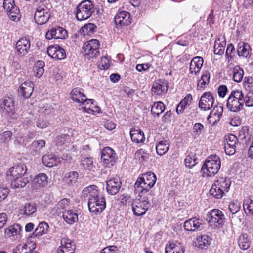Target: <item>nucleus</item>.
Returning a JSON list of instances; mask_svg holds the SVG:
<instances>
[{"label":"nucleus","instance_id":"nucleus-26","mask_svg":"<svg viewBox=\"0 0 253 253\" xmlns=\"http://www.w3.org/2000/svg\"><path fill=\"white\" fill-rule=\"evenodd\" d=\"M33 89V83L29 81H26L20 85L19 93L24 97L28 98L32 95Z\"/></svg>","mask_w":253,"mask_h":253},{"label":"nucleus","instance_id":"nucleus-16","mask_svg":"<svg viewBox=\"0 0 253 253\" xmlns=\"http://www.w3.org/2000/svg\"><path fill=\"white\" fill-rule=\"evenodd\" d=\"M27 169L24 164H20L10 168L7 171L8 179L25 176Z\"/></svg>","mask_w":253,"mask_h":253},{"label":"nucleus","instance_id":"nucleus-9","mask_svg":"<svg viewBox=\"0 0 253 253\" xmlns=\"http://www.w3.org/2000/svg\"><path fill=\"white\" fill-rule=\"evenodd\" d=\"M3 7L9 18L13 21H18L20 17V10L14 0H4Z\"/></svg>","mask_w":253,"mask_h":253},{"label":"nucleus","instance_id":"nucleus-55","mask_svg":"<svg viewBox=\"0 0 253 253\" xmlns=\"http://www.w3.org/2000/svg\"><path fill=\"white\" fill-rule=\"evenodd\" d=\"M84 169L89 171H94L95 166L92 159L91 158H85L82 161L81 163Z\"/></svg>","mask_w":253,"mask_h":253},{"label":"nucleus","instance_id":"nucleus-14","mask_svg":"<svg viewBox=\"0 0 253 253\" xmlns=\"http://www.w3.org/2000/svg\"><path fill=\"white\" fill-rule=\"evenodd\" d=\"M237 145H238V139L235 135L230 134L225 136L224 149L226 154L232 155L235 154Z\"/></svg>","mask_w":253,"mask_h":253},{"label":"nucleus","instance_id":"nucleus-61","mask_svg":"<svg viewBox=\"0 0 253 253\" xmlns=\"http://www.w3.org/2000/svg\"><path fill=\"white\" fill-rule=\"evenodd\" d=\"M204 129V126L201 123H196L193 126V132L196 136H199Z\"/></svg>","mask_w":253,"mask_h":253},{"label":"nucleus","instance_id":"nucleus-24","mask_svg":"<svg viewBox=\"0 0 253 253\" xmlns=\"http://www.w3.org/2000/svg\"><path fill=\"white\" fill-rule=\"evenodd\" d=\"M168 90V84L167 83L161 80L155 81L153 84L151 90L154 95H161L165 93Z\"/></svg>","mask_w":253,"mask_h":253},{"label":"nucleus","instance_id":"nucleus-6","mask_svg":"<svg viewBox=\"0 0 253 253\" xmlns=\"http://www.w3.org/2000/svg\"><path fill=\"white\" fill-rule=\"evenodd\" d=\"M243 92L241 90H236L232 91L229 96L226 106L227 108L232 112H237L243 108Z\"/></svg>","mask_w":253,"mask_h":253},{"label":"nucleus","instance_id":"nucleus-8","mask_svg":"<svg viewBox=\"0 0 253 253\" xmlns=\"http://www.w3.org/2000/svg\"><path fill=\"white\" fill-rule=\"evenodd\" d=\"M208 225L211 229H214L219 227L224 222V215L223 212L218 209H213L207 214Z\"/></svg>","mask_w":253,"mask_h":253},{"label":"nucleus","instance_id":"nucleus-22","mask_svg":"<svg viewBox=\"0 0 253 253\" xmlns=\"http://www.w3.org/2000/svg\"><path fill=\"white\" fill-rule=\"evenodd\" d=\"M47 51L49 56L56 60L63 59L66 56L64 49L58 45L49 46Z\"/></svg>","mask_w":253,"mask_h":253},{"label":"nucleus","instance_id":"nucleus-12","mask_svg":"<svg viewBox=\"0 0 253 253\" xmlns=\"http://www.w3.org/2000/svg\"><path fill=\"white\" fill-rule=\"evenodd\" d=\"M101 159L106 166L110 167L116 162V153L112 148L106 147L102 150Z\"/></svg>","mask_w":253,"mask_h":253},{"label":"nucleus","instance_id":"nucleus-47","mask_svg":"<svg viewBox=\"0 0 253 253\" xmlns=\"http://www.w3.org/2000/svg\"><path fill=\"white\" fill-rule=\"evenodd\" d=\"M70 203V200L67 198H63L59 201L55 206L54 209L57 212L63 213V211L66 210Z\"/></svg>","mask_w":253,"mask_h":253},{"label":"nucleus","instance_id":"nucleus-44","mask_svg":"<svg viewBox=\"0 0 253 253\" xmlns=\"http://www.w3.org/2000/svg\"><path fill=\"white\" fill-rule=\"evenodd\" d=\"M49 225L46 222H41L35 229L36 235L41 236L47 234L49 231Z\"/></svg>","mask_w":253,"mask_h":253},{"label":"nucleus","instance_id":"nucleus-51","mask_svg":"<svg viewBox=\"0 0 253 253\" xmlns=\"http://www.w3.org/2000/svg\"><path fill=\"white\" fill-rule=\"evenodd\" d=\"M165 249L169 250L171 253H184V251L183 246L180 243H170L167 245Z\"/></svg>","mask_w":253,"mask_h":253},{"label":"nucleus","instance_id":"nucleus-37","mask_svg":"<svg viewBox=\"0 0 253 253\" xmlns=\"http://www.w3.org/2000/svg\"><path fill=\"white\" fill-rule=\"evenodd\" d=\"M170 142L167 140H162L157 143L156 146L157 153L162 156L165 154L169 150Z\"/></svg>","mask_w":253,"mask_h":253},{"label":"nucleus","instance_id":"nucleus-21","mask_svg":"<svg viewBox=\"0 0 253 253\" xmlns=\"http://www.w3.org/2000/svg\"><path fill=\"white\" fill-rule=\"evenodd\" d=\"M114 21L117 25L127 26L131 23L130 14L126 11L118 12L115 16Z\"/></svg>","mask_w":253,"mask_h":253},{"label":"nucleus","instance_id":"nucleus-5","mask_svg":"<svg viewBox=\"0 0 253 253\" xmlns=\"http://www.w3.org/2000/svg\"><path fill=\"white\" fill-rule=\"evenodd\" d=\"M76 18L83 21L89 18L94 12V6L90 0L81 2L76 7Z\"/></svg>","mask_w":253,"mask_h":253},{"label":"nucleus","instance_id":"nucleus-25","mask_svg":"<svg viewBox=\"0 0 253 253\" xmlns=\"http://www.w3.org/2000/svg\"><path fill=\"white\" fill-rule=\"evenodd\" d=\"M203 59L200 56L194 57L191 61L189 71L191 74L197 75L203 65Z\"/></svg>","mask_w":253,"mask_h":253},{"label":"nucleus","instance_id":"nucleus-36","mask_svg":"<svg viewBox=\"0 0 253 253\" xmlns=\"http://www.w3.org/2000/svg\"><path fill=\"white\" fill-rule=\"evenodd\" d=\"M210 80V74L208 71L203 72L201 79L198 81L197 88L203 90L209 84Z\"/></svg>","mask_w":253,"mask_h":253},{"label":"nucleus","instance_id":"nucleus-56","mask_svg":"<svg viewBox=\"0 0 253 253\" xmlns=\"http://www.w3.org/2000/svg\"><path fill=\"white\" fill-rule=\"evenodd\" d=\"M243 208L246 213L253 215V200L246 199L244 202Z\"/></svg>","mask_w":253,"mask_h":253},{"label":"nucleus","instance_id":"nucleus-2","mask_svg":"<svg viewBox=\"0 0 253 253\" xmlns=\"http://www.w3.org/2000/svg\"><path fill=\"white\" fill-rule=\"evenodd\" d=\"M156 181V176L153 172H149L142 174V176L138 178L134 185L136 193L151 194L150 190L154 186Z\"/></svg>","mask_w":253,"mask_h":253},{"label":"nucleus","instance_id":"nucleus-62","mask_svg":"<svg viewBox=\"0 0 253 253\" xmlns=\"http://www.w3.org/2000/svg\"><path fill=\"white\" fill-rule=\"evenodd\" d=\"M40 105V108L42 110L43 112L45 113V114H48L53 112V108L50 105L48 104L42 105V103H41Z\"/></svg>","mask_w":253,"mask_h":253},{"label":"nucleus","instance_id":"nucleus-43","mask_svg":"<svg viewBox=\"0 0 253 253\" xmlns=\"http://www.w3.org/2000/svg\"><path fill=\"white\" fill-rule=\"evenodd\" d=\"M211 241V238L206 234L199 235L197 237L198 246L202 249L209 245Z\"/></svg>","mask_w":253,"mask_h":253},{"label":"nucleus","instance_id":"nucleus-13","mask_svg":"<svg viewBox=\"0 0 253 253\" xmlns=\"http://www.w3.org/2000/svg\"><path fill=\"white\" fill-rule=\"evenodd\" d=\"M1 109L3 113L11 119L14 118L16 112L15 103L12 98L10 97L5 98L1 104Z\"/></svg>","mask_w":253,"mask_h":253},{"label":"nucleus","instance_id":"nucleus-58","mask_svg":"<svg viewBox=\"0 0 253 253\" xmlns=\"http://www.w3.org/2000/svg\"><path fill=\"white\" fill-rule=\"evenodd\" d=\"M135 156L138 159L139 161H144L148 157V154L146 151L143 149L138 150L135 153Z\"/></svg>","mask_w":253,"mask_h":253},{"label":"nucleus","instance_id":"nucleus-38","mask_svg":"<svg viewBox=\"0 0 253 253\" xmlns=\"http://www.w3.org/2000/svg\"><path fill=\"white\" fill-rule=\"evenodd\" d=\"M130 135L132 141L137 143H143L145 139L143 132L140 129H131L130 131Z\"/></svg>","mask_w":253,"mask_h":253},{"label":"nucleus","instance_id":"nucleus-31","mask_svg":"<svg viewBox=\"0 0 253 253\" xmlns=\"http://www.w3.org/2000/svg\"><path fill=\"white\" fill-rule=\"evenodd\" d=\"M223 111V106L221 105H216L214 106L212 110L210 112L208 119L210 122L213 121V123L218 121L222 115Z\"/></svg>","mask_w":253,"mask_h":253},{"label":"nucleus","instance_id":"nucleus-60","mask_svg":"<svg viewBox=\"0 0 253 253\" xmlns=\"http://www.w3.org/2000/svg\"><path fill=\"white\" fill-rule=\"evenodd\" d=\"M243 86L245 88H251L253 87V78L248 76L244 78Z\"/></svg>","mask_w":253,"mask_h":253},{"label":"nucleus","instance_id":"nucleus-33","mask_svg":"<svg viewBox=\"0 0 253 253\" xmlns=\"http://www.w3.org/2000/svg\"><path fill=\"white\" fill-rule=\"evenodd\" d=\"M8 179L11 181V186L12 189L23 188L29 181L28 178L25 176Z\"/></svg>","mask_w":253,"mask_h":253},{"label":"nucleus","instance_id":"nucleus-59","mask_svg":"<svg viewBox=\"0 0 253 253\" xmlns=\"http://www.w3.org/2000/svg\"><path fill=\"white\" fill-rule=\"evenodd\" d=\"M240 209V206L237 202L230 203L229 205V210L233 214L236 213Z\"/></svg>","mask_w":253,"mask_h":253},{"label":"nucleus","instance_id":"nucleus-48","mask_svg":"<svg viewBox=\"0 0 253 253\" xmlns=\"http://www.w3.org/2000/svg\"><path fill=\"white\" fill-rule=\"evenodd\" d=\"M21 227L18 224H15L9 226L5 230V236L11 237L16 235L20 231Z\"/></svg>","mask_w":253,"mask_h":253},{"label":"nucleus","instance_id":"nucleus-23","mask_svg":"<svg viewBox=\"0 0 253 253\" xmlns=\"http://www.w3.org/2000/svg\"><path fill=\"white\" fill-rule=\"evenodd\" d=\"M47 176L44 173H40L34 177L32 181L33 189H37L45 187L47 184Z\"/></svg>","mask_w":253,"mask_h":253},{"label":"nucleus","instance_id":"nucleus-40","mask_svg":"<svg viewBox=\"0 0 253 253\" xmlns=\"http://www.w3.org/2000/svg\"><path fill=\"white\" fill-rule=\"evenodd\" d=\"M63 218L68 224H73L78 220V214L72 210L63 212Z\"/></svg>","mask_w":253,"mask_h":253},{"label":"nucleus","instance_id":"nucleus-64","mask_svg":"<svg viewBox=\"0 0 253 253\" xmlns=\"http://www.w3.org/2000/svg\"><path fill=\"white\" fill-rule=\"evenodd\" d=\"M49 125V123L45 120L40 119L36 122V126L40 129H44L46 128Z\"/></svg>","mask_w":253,"mask_h":253},{"label":"nucleus","instance_id":"nucleus-7","mask_svg":"<svg viewBox=\"0 0 253 253\" xmlns=\"http://www.w3.org/2000/svg\"><path fill=\"white\" fill-rule=\"evenodd\" d=\"M99 42L97 39H91L86 42L82 47L84 58L93 59L99 54Z\"/></svg>","mask_w":253,"mask_h":253},{"label":"nucleus","instance_id":"nucleus-35","mask_svg":"<svg viewBox=\"0 0 253 253\" xmlns=\"http://www.w3.org/2000/svg\"><path fill=\"white\" fill-rule=\"evenodd\" d=\"M45 141L44 140L34 141L30 145L31 153L34 155L39 154L45 147Z\"/></svg>","mask_w":253,"mask_h":253},{"label":"nucleus","instance_id":"nucleus-54","mask_svg":"<svg viewBox=\"0 0 253 253\" xmlns=\"http://www.w3.org/2000/svg\"><path fill=\"white\" fill-rule=\"evenodd\" d=\"M243 105L245 104L247 107L253 106V91H249L246 94L243 92Z\"/></svg>","mask_w":253,"mask_h":253},{"label":"nucleus","instance_id":"nucleus-63","mask_svg":"<svg viewBox=\"0 0 253 253\" xmlns=\"http://www.w3.org/2000/svg\"><path fill=\"white\" fill-rule=\"evenodd\" d=\"M110 60L107 57H102L99 66H101L103 69H107L110 67Z\"/></svg>","mask_w":253,"mask_h":253},{"label":"nucleus","instance_id":"nucleus-53","mask_svg":"<svg viewBox=\"0 0 253 253\" xmlns=\"http://www.w3.org/2000/svg\"><path fill=\"white\" fill-rule=\"evenodd\" d=\"M210 193L216 199H221L225 195L223 192V189H219L214 183L210 189Z\"/></svg>","mask_w":253,"mask_h":253},{"label":"nucleus","instance_id":"nucleus-41","mask_svg":"<svg viewBox=\"0 0 253 253\" xmlns=\"http://www.w3.org/2000/svg\"><path fill=\"white\" fill-rule=\"evenodd\" d=\"M79 174L76 171H71L65 174L63 181L68 185H72L77 181Z\"/></svg>","mask_w":253,"mask_h":253},{"label":"nucleus","instance_id":"nucleus-20","mask_svg":"<svg viewBox=\"0 0 253 253\" xmlns=\"http://www.w3.org/2000/svg\"><path fill=\"white\" fill-rule=\"evenodd\" d=\"M67 36V31L62 27H56L51 29L46 34V38L50 40L54 39H65Z\"/></svg>","mask_w":253,"mask_h":253},{"label":"nucleus","instance_id":"nucleus-49","mask_svg":"<svg viewBox=\"0 0 253 253\" xmlns=\"http://www.w3.org/2000/svg\"><path fill=\"white\" fill-rule=\"evenodd\" d=\"M238 244L240 248L243 250H247L250 247V242L246 234H243L239 236Z\"/></svg>","mask_w":253,"mask_h":253},{"label":"nucleus","instance_id":"nucleus-32","mask_svg":"<svg viewBox=\"0 0 253 253\" xmlns=\"http://www.w3.org/2000/svg\"><path fill=\"white\" fill-rule=\"evenodd\" d=\"M219 189H223V192L226 194L230 189L231 181L227 177H219L214 183Z\"/></svg>","mask_w":253,"mask_h":253},{"label":"nucleus","instance_id":"nucleus-39","mask_svg":"<svg viewBox=\"0 0 253 253\" xmlns=\"http://www.w3.org/2000/svg\"><path fill=\"white\" fill-rule=\"evenodd\" d=\"M36 210V207L34 204L28 203L19 209V213L21 215L30 216L32 215Z\"/></svg>","mask_w":253,"mask_h":253},{"label":"nucleus","instance_id":"nucleus-18","mask_svg":"<svg viewBox=\"0 0 253 253\" xmlns=\"http://www.w3.org/2000/svg\"><path fill=\"white\" fill-rule=\"evenodd\" d=\"M75 245L70 239L64 237L60 241V246L57 250V253H74Z\"/></svg>","mask_w":253,"mask_h":253},{"label":"nucleus","instance_id":"nucleus-28","mask_svg":"<svg viewBox=\"0 0 253 253\" xmlns=\"http://www.w3.org/2000/svg\"><path fill=\"white\" fill-rule=\"evenodd\" d=\"M226 42V39L224 36H220L216 39L214 46V53L215 54L218 55L223 54Z\"/></svg>","mask_w":253,"mask_h":253},{"label":"nucleus","instance_id":"nucleus-30","mask_svg":"<svg viewBox=\"0 0 253 253\" xmlns=\"http://www.w3.org/2000/svg\"><path fill=\"white\" fill-rule=\"evenodd\" d=\"M42 161L46 166L52 167L59 164L61 160L54 154H50L44 155L42 158Z\"/></svg>","mask_w":253,"mask_h":253},{"label":"nucleus","instance_id":"nucleus-34","mask_svg":"<svg viewBox=\"0 0 253 253\" xmlns=\"http://www.w3.org/2000/svg\"><path fill=\"white\" fill-rule=\"evenodd\" d=\"M251 48L250 45L243 42H239L237 47V53L239 56L247 58L250 56Z\"/></svg>","mask_w":253,"mask_h":253},{"label":"nucleus","instance_id":"nucleus-15","mask_svg":"<svg viewBox=\"0 0 253 253\" xmlns=\"http://www.w3.org/2000/svg\"><path fill=\"white\" fill-rule=\"evenodd\" d=\"M184 229L188 231L195 232L203 229V221L196 217L190 218L184 223Z\"/></svg>","mask_w":253,"mask_h":253},{"label":"nucleus","instance_id":"nucleus-42","mask_svg":"<svg viewBox=\"0 0 253 253\" xmlns=\"http://www.w3.org/2000/svg\"><path fill=\"white\" fill-rule=\"evenodd\" d=\"M12 135L10 131H5L0 134V145L2 147H8L12 139Z\"/></svg>","mask_w":253,"mask_h":253},{"label":"nucleus","instance_id":"nucleus-3","mask_svg":"<svg viewBox=\"0 0 253 253\" xmlns=\"http://www.w3.org/2000/svg\"><path fill=\"white\" fill-rule=\"evenodd\" d=\"M221 162L218 156L212 155L207 158L202 167L203 174L211 177L215 175L220 168Z\"/></svg>","mask_w":253,"mask_h":253},{"label":"nucleus","instance_id":"nucleus-10","mask_svg":"<svg viewBox=\"0 0 253 253\" xmlns=\"http://www.w3.org/2000/svg\"><path fill=\"white\" fill-rule=\"evenodd\" d=\"M30 47L29 39L24 37H22L17 42L15 47L16 53L20 57H24L29 52Z\"/></svg>","mask_w":253,"mask_h":253},{"label":"nucleus","instance_id":"nucleus-29","mask_svg":"<svg viewBox=\"0 0 253 253\" xmlns=\"http://www.w3.org/2000/svg\"><path fill=\"white\" fill-rule=\"evenodd\" d=\"M70 96L72 100L79 104L85 100L86 97L84 93L83 89L79 87L73 89L70 93Z\"/></svg>","mask_w":253,"mask_h":253},{"label":"nucleus","instance_id":"nucleus-17","mask_svg":"<svg viewBox=\"0 0 253 253\" xmlns=\"http://www.w3.org/2000/svg\"><path fill=\"white\" fill-rule=\"evenodd\" d=\"M50 17L49 10L47 8L39 7L37 8L35 13L34 19L39 25L46 23Z\"/></svg>","mask_w":253,"mask_h":253},{"label":"nucleus","instance_id":"nucleus-45","mask_svg":"<svg viewBox=\"0 0 253 253\" xmlns=\"http://www.w3.org/2000/svg\"><path fill=\"white\" fill-rule=\"evenodd\" d=\"M165 109L164 104L161 101L154 102L151 106V111L152 115L159 116Z\"/></svg>","mask_w":253,"mask_h":253},{"label":"nucleus","instance_id":"nucleus-50","mask_svg":"<svg viewBox=\"0 0 253 253\" xmlns=\"http://www.w3.org/2000/svg\"><path fill=\"white\" fill-rule=\"evenodd\" d=\"M197 163V158L195 154L190 152L185 159V165L186 167L191 168Z\"/></svg>","mask_w":253,"mask_h":253},{"label":"nucleus","instance_id":"nucleus-4","mask_svg":"<svg viewBox=\"0 0 253 253\" xmlns=\"http://www.w3.org/2000/svg\"><path fill=\"white\" fill-rule=\"evenodd\" d=\"M138 195L140 199L133 201L132 208L134 214L136 216H139L144 214L148 210L150 205V199L152 197V194L138 193Z\"/></svg>","mask_w":253,"mask_h":253},{"label":"nucleus","instance_id":"nucleus-46","mask_svg":"<svg viewBox=\"0 0 253 253\" xmlns=\"http://www.w3.org/2000/svg\"><path fill=\"white\" fill-rule=\"evenodd\" d=\"M232 72L234 81L237 83L241 82L244 74L243 69L239 66H236L233 68Z\"/></svg>","mask_w":253,"mask_h":253},{"label":"nucleus","instance_id":"nucleus-27","mask_svg":"<svg viewBox=\"0 0 253 253\" xmlns=\"http://www.w3.org/2000/svg\"><path fill=\"white\" fill-rule=\"evenodd\" d=\"M35 248L33 244H19L13 249L12 253H39L34 251Z\"/></svg>","mask_w":253,"mask_h":253},{"label":"nucleus","instance_id":"nucleus-1","mask_svg":"<svg viewBox=\"0 0 253 253\" xmlns=\"http://www.w3.org/2000/svg\"><path fill=\"white\" fill-rule=\"evenodd\" d=\"M82 194L88 198V206L89 211L95 214L102 212L106 208L104 197L100 193L95 185H90L85 188Z\"/></svg>","mask_w":253,"mask_h":253},{"label":"nucleus","instance_id":"nucleus-19","mask_svg":"<svg viewBox=\"0 0 253 253\" xmlns=\"http://www.w3.org/2000/svg\"><path fill=\"white\" fill-rule=\"evenodd\" d=\"M122 185V182L118 177H112L106 181V190L112 195H115L119 191Z\"/></svg>","mask_w":253,"mask_h":253},{"label":"nucleus","instance_id":"nucleus-11","mask_svg":"<svg viewBox=\"0 0 253 253\" xmlns=\"http://www.w3.org/2000/svg\"><path fill=\"white\" fill-rule=\"evenodd\" d=\"M214 95L210 92H205L199 102V107L204 111L210 110L214 103Z\"/></svg>","mask_w":253,"mask_h":253},{"label":"nucleus","instance_id":"nucleus-52","mask_svg":"<svg viewBox=\"0 0 253 253\" xmlns=\"http://www.w3.org/2000/svg\"><path fill=\"white\" fill-rule=\"evenodd\" d=\"M44 66L43 61H38L36 62L34 66V72L37 77L40 78L43 75L44 71Z\"/></svg>","mask_w":253,"mask_h":253},{"label":"nucleus","instance_id":"nucleus-57","mask_svg":"<svg viewBox=\"0 0 253 253\" xmlns=\"http://www.w3.org/2000/svg\"><path fill=\"white\" fill-rule=\"evenodd\" d=\"M96 27V26L95 24L89 23L82 27L81 30L84 35H90L94 32Z\"/></svg>","mask_w":253,"mask_h":253}]
</instances>
